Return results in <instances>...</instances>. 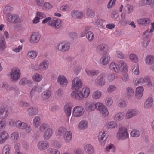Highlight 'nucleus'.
Returning <instances> with one entry per match:
<instances>
[{"label":"nucleus","mask_w":154,"mask_h":154,"mask_svg":"<svg viewBox=\"0 0 154 154\" xmlns=\"http://www.w3.org/2000/svg\"><path fill=\"white\" fill-rule=\"evenodd\" d=\"M126 97L129 99H131L133 96L134 93V89L131 87H128L126 89Z\"/></svg>","instance_id":"nucleus-23"},{"label":"nucleus","mask_w":154,"mask_h":154,"mask_svg":"<svg viewBox=\"0 0 154 154\" xmlns=\"http://www.w3.org/2000/svg\"><path fill=\"white\" fill-rule=\"evenodd\" d=\"M84 149L86 152L89 154H93L94 152V149L91 144L86 145L84 147Z\"/></svg>","instance_id":"nucleus-19"},{"label":"nucleus","mask_w":154,"mask_h":154,"mask_svg":"<svg viewBox=\"0 0 154 154\" xmlns=\"http://www.w3.org/2000/svg\"><path fill=\"white\" fill-rule=\"evenodd\" d=\"M53 131L52 129L50 128L44 133V138L45 140H47L50 138L52 136Z\"/></svg>","instance_id":"nucleus-20"},{"label":"nucleus","mask_w":154,"mask_h":154,"mask_svg":"<svg viewBox=\"0 0 154 154\" xmlns=\"http://www.w3.org/2000/svg\"><path fill=\"white\" fill-rule=\"evenodd\" d=\"M40 120V117L39 116H35L33 120V125L34 126L36 127L38 126L39 124V121Z\"/></svg>","instance_id":"nucleus-57"},{"label":"nucleus","mask_w":154,"mask_h":154,"mask_svg":"<svg viewBox=\"0 0 154 154\" xmlns=\"http://www.w3.org/2000/svg\"><path fill=\"white\" fill-rule=\"evenodd\" d=\"M70 48V45L69 42L64 41V52L68 51Z\"/></svg>","instance_id":"nucleus-55"},{"label":"nucleus","mask_w":154,"mask_h":154,"mask_svg":"<svg viewBox=\"0 0 154 154\" xmlns=\"http://www.w3.org/2000/svg\"><path fill=\"white\" fill-rule=\"evenodd\" d=\"M82 92H83V95L84 98H86L89 95L90 93V89L88 87H85L82 89Z\"/></svg>","instance_id":"nucleus-44"},{"label":"nucleus","mask_w":154,"mask_h":154,"mask_svg":"<svg viewBox=\"0 0 154 154\" xmlns=\"http://www.w3.org/2000/svg\"><path fill=\"white\" fill-rule=\"evenodd\" d=\"M51 95V91L49 90H47L42 93V97L43 99L46 100L48 99Z\"/></svg>","instance_id":"nucleus-38"},{"label":"nucleus","mask_w":154,"mask_h":154,"mask_svg":"<svg viewBox=\"0 0 154 154\" xmlns=\"http://www.w3.org/2000/svg\"><path fill=\"white\" fill-rule=\"evenodd\" d=\"M95 107L96 104L91 102H87L85 104V109L88 111L93 110Z\"/></svg>","instance_id":"nucleus-26"},{"label":"nucleus","mask_w":154,"mask_h":154,"mask_svg":"<svg viewBox=\"0 0 154 154\" xmlns=\"http://www.w3.org/2000/svg\"><path fill=\"white\" fill-rule=\"evenodd\" d=\"M87 123L86 121L82 120L80 122L78 128L80 129H86L88 127Z\"/></svg>","instance_id":"nucleus-41"},{"label":"nucleus","mask_w":154,"mask_h":154,"mask_svg":"<svg viewBox=\"0 0 154 154\" xmlns=\"http://www.w3.org/2000/svg\"><path fill=\"white\" fill-rule=\"evenodd\" d=\"M86 72L87 74L88 75L92 76H94L95 75H97L99 73L98 71L94 70H86Z\"/></svg>","instance_id":"nucleus-49"},{"label":"nucleus","mask_w":154,"mask_h":154,"mask_svg":"<svg viewBox=\"0 0 154 154\" xmlns=\"http://www.w3.org/2000/svg\"><path fill=\"white\" fill-rule=\"evenodd\" d=\"M82 85V83L80 79L78 78L74 79L72 81V89L77 90L81 88Z\"/></svg>","instance_id":"nucleus-9"},{"label":"nucleus","mask_w":154,"mask_h":154,"mask_svg":"<svg viewBox=\"0 0 154 154\" xmlns=\"http://www.w3.org/2000/svg\"><path fill=\"white\" fill-rule=\"evenodd\" d=\"M42 75L38 74H36L33 76V80L36 82H38L40 81L42 79Z\"/></svg>","instance_id":"nucleus-53"},{"label":"nucleus","mask_w":154,"mask_h":154,"mask_svg":"<svg viewBox=\"0 0 154 154\" xmlns=\"http://www.w3.org/2000/svg\"><path fill=\"white\" fill-rule=\"evenodd\" d=\"M9 114L8 110L3 108L0 109V119H4L7 117Z\"/></svg>","instance_id":"nucleus-28"},{"label":"nucleus","mask_w":154,"mask_h":154,"mask_svg":"<svg viewBox=\"0 0 154 154\" xmlns=\"http://www.w3.org/2000/svg\"><path fill=\"white\" fill-rule=\"evenodd\" d=\"M153 99L151 97L148 98L145 103L144 106L145 108H150L152 105Z\"/></svg>","instance_id":"nucleus-39"},{"label":"nucleus","mask_w":154,"mask_h":154,"mask_svg":"<svg viewBox=\"0 0 154 154\" xmlns=\"http://www.w3.org/2000/svg\"><path fill=\"white\" fill-rule=\"evenodd\" d=\"M71 15L73 18L80 19L82 18L83 13L81 11L74 10L72 11Z\"/></svg>","instance_id":"nucleus-17"},{"label":"nucleus","mask_w":154,"mask_h":154,"mask_svg":"<svg viewBox=\"0 0 154 154\" xmlns=\"http://www.w3.org/2000/svg\"><path fill=\"white\" fill-rule=\"evenodd\" d=\"M84 110L82 106H77L75 107L73 111V115L75 117H79L84 114Z\"/></svg>","instance_id":"nucleus-8"},{"label":"nucleus","mask_w":154,"mask_h":154,"mask_svg":"<svg viewBox=\"0 0 154 154\" xmlns=\"http://www.w3.org/2000/svg\"><path fill=\"white\" fill-rule=\"evenodd\" d=\"M37 146L40 150H44L47 149L49 147V143L45 141H42L38 143Z\"/></svg>","instance_id":"nucleus-13"},{"label":"nucleus","mask_w":154,"mask_h":154,"mask_svg":"<svg viewBox=\"0 0 154 154\" xmlns=\"http://www.w3.org/2000/svg\"><path fill=\"white\" fill-rule=\"evenodd\" d=\"M143 91V88L141 86L138 87L136 88L135 96L138 99H140L142 97Z\"/></svg>","instance_id":"nucleus-21"},{"label":"nucleus","mask_w":154,"mask_h":154,"mask_svg":"<svg viewBox=\"0 0 154 154\" xmlns=\"http://www.w3.org/2000/svg\"><path fill=\"white\" fill-rule=\"evenodd\" d=\"M137 23L143 26H147L150 23V20L148 18L143 17L137 20Z\"/></svg>","instance_id":"nucleus-14"},{"label":"nucleus","mask_w":154,"mask_h":154,"mask_svg":"<svg viewBox=\"0 0 154 154\" xmlns=\"http://www.w3.org/2000/svg\"><path fill=\"white\" fill-rule=\"evenodd\" d=\"M18 138L19 134L18 132H15L11 134V140L16 142L18 139Z\"/></svg>","instance_id":"nucleus-48"},{"label":"nucleus","mask_w":154,"mask_h":154,"mask_svg":"<svg viewBox=\"0 0 154 154\" xmlns=\"http://www.w3.org/2000/svg\"><path fill=\"white\" fill-rule=\"evenodd\" d=\"M26 83L28 84L29 86H32V83L30 81H28L27 79L25 78H22L20 82V84L21 85H25Z\"/></svg>","instance_id":"nucleus-34"},{"label":"nucleus","mask_w":154,"mask_h":154,"mask_svg":"<svg viewBox=\"0 0 154 154\" xmlns=\"http://www.w3.org/2000/svg\"><path fill=\"white\" fill-rule=\"evenodd\" d=\"M105 76V75L102 74L99 75L97 79L96 82L98 84L100 85H103L105 84V82L103 77Z\"/></svg>","instance_id":"nucleus-24"},{"label":"nucleus","mask_w":154,"mask_h":154,"mask_svg":"<svg viewBox=\"0 0 154 154\" xmlns=\"http://www.w3.org/2000/svg\"><path fill=\"white\" fill-rule=\"evenodd\" d=\"M57 48L59 51L64 52V41H61L58 43L57 44Z\"/></svg>","instance_id":"nucleus-50"},{"label":"nucleus","mask_w":154,"mask_h":154,"mask_svg":"<svg viewBox=\"0 0 154 154\" xmlns=\"http://www.w3.org/2000/svg\"><path fill=\"white\" fill-rule=\"evenodd\" d=\"M50 128V126L48 124L43 123L40 126L39 130L41 132L44 133Z\"/></svg>","instance_id":"nucleus-37"},{"label":"nucleus","mask_w":154,"mask_h":154,"mask_svg":"<svg viewBox=\"0 0 154 154\" xmlns=\"http://www.w3.org/2000/svg\"><path fill=\"white\" fill-rule=\"evenodd\" d=\"M117 66L118 68L114 63H112L109 66V68L110 69L114 70L116 72H118L119 70L125 72L128 71L126 63L122 60L118 62Z\"/></svg>","instance_id":"nucleus-1"},{"label":"nucleus","mask_w":154,"mask_h":154,"mask_svg":"<svg viewBox=\"0 0 154 154\" xmlns=\"http://www.w3.org/2000/svg\"><path fill=\"white\" fill-rule=\"evenodd\" d=\"M129 58L133 62L136 63L138 62V59L137 56L134 54H131L129 55Z\"/></svg>","instance_id":"nucleus-56"},{"label":"nucleus","mask_w":154,"mask_h":154,"mask_svg":"<svg viewBox=\"0 0 154 154\" xmlns=\"http://www.w3.org/2000/svg\"><path fill=\"white\" fill-rule=\"evenodd\" d=\"M13 10V8L10 6H6L4 9L3 12L6 14L10 13Z\"/></svg>","instance_id":"nucleus-59"},{"label":"nucleus","mask_w":154,"mask_h":154,"mask_svg":"<svg viewBox=\"0 0 154 154\" xmlns=\"http://www.w3.org/2000/svg\"><path fill=\"white\" fill-rule=\"evenodd\" d=\"M48 62L47 60H45L42 62L38 66V68L40 70H45L48 68Z\"/></svg>","instance_id":"nucleus-33"},{"label":"nucleus","mask_w":154,"mask_h":154,"mask_svg":"<svg viewBox=\"0 0 154 154\" xmlns=\"http://www.w3.org/2000/svg\"><path fill=\"white\" fill-rule=\"evenodd\" d=\"M40 35L37 32H33L30 38V42L32 43H37L39 40Z\"/></svg>","instance_id":"nucleus-11"},{"label":"nucleus","mask_w":154,"mask_h":154,"mask_svg":"<svg viewBox=\"0 0 154 154\" xmlns=\"http://www.w3.org/2000/svg\"><path fill=\"white\" fill-rule=\"evenodd\" d=\"M95 109L100 111L103 116H106L108 114V112L106 107L101 103H96Z\"/></svg>","instance_id":"nucleus-3"},{"label":"nucleus","mask_w":154,"mask_h":154,"mask_svg":"<svg viewBox=\"0 0 154 154\" xmlns=\"http://www.w3.org/2000/svg\"><path fill=\"white\" fill-rule=\"evenodd\" d=\"M61 21L57 18H55L52 20L51 22L48 23V25L54 27L56 29H59L61 26Z\"/></svg>","instance_id":"nucleus-6"},{"label":"nucleus","mask_w":154,"mask_h":154,"mask_svg":"<svg viewBox=\"0 0 154 154\" xmlns=\"http://www.w3.org/2000/svg\"><path fill=\"white\" fill-rule=\"evenodd\" d=\"M37 55V53L35 51H29L27 53V55L31 59L35 58Z\"/></svg>","instance_id":"nucleus-43"},{"label":"nucleus","mask_w":154,"mask_h":154,"mask_svg":"<svg viewBox=\"0 0 154 154\" xmlns=\"http://www.w3.org/2000/svg\"><path fill=\"white\" fill-rule=\"evenodd\" d=\"M65 112L66 115L67 116H69L71 114V110L72 107H71V104H67L65 107Z\"/></svg>","instance_id":"nucleus-42"},{"label":"nucleus","mask_w":154,"mask_h":154,"mask_svg":"<svg viewBox=\"0 0 154 154\" xmlns=\"http://www.w3.org/2000/svg\"><path fill=\"white\" fill-rule=\"evenodd\" d=\"M9 135L6 131L0 130V144L4 143L8 138Z\"/></svg>","instance_id":"nucleus-12"},{"label":"nucleus","mask_w":154,"mask_h":154,"mask_svg":"<svg viewBox=\"0 0 154 154\" xmlns=\"http://www.w3.org/2000/svg\"><path fill=\"white\" fill-rule=\"evenodd\" d=\"M124 11L125 14H129L133 11V9L131 6L127 5L125 7Z\"/></svg>","instance_id":"nucleus-58"},{"label":"nucleus","mask_w":154,"mask_h":154,"mask_svg":"<svg viewBox=\"0 0 154 154\" xmlns=\"http://www.w3.org/2000/svg\"><path fill=\"white\" fill-rule=\"evenodd\" d=\"M11 146L9 145H6L3 149V154H9L11 149Z\"/></svg>","instance_id":"nucleus-45"},{"label":"nucleus","mask_w":154,"mask_h":154,"mask_svg":"<svg viewBox=\"0 0 154 154\" xmlns=\"http://www.w3.org/2000/svg\"><path fill=\"white\" fill-rule=\"evenodd\" d=\"M57 82L63 87L65 86L67 84V80L64 76L60 75L57 79Z\"/></svg>","instance_id":"nucleus-15"},{"label":"nucleus","mask_w":154,"mask_h":154,"mask_svg":"<svg viewBox=\"0 0 154 154\" xmlns=\"http://www.w3.org/2000/svg\"><path fill=\"white\" fill-rule=\"evenodd\" d=\"M116 148L112 144H111L106 146V151L108 152L110 150L111 152H114L115 151Z\"/></svg>","instance_id":"nucleus-61"},{"label":"nucleus","mask_w":154,"mask_h":154,"mask_svg":"<svg viewBox=\"0 0 154 154\" xmlns=\"http://www.w3.org/2000/svg\"><path fill=\"white\" fill-rule=\"evenodd\" d=\"M137 112L135 109H130L126 113V117L127 119L131 118L137 115Z\"/></svg>","instance_id":"nucleus-25"},{"label":"nucleus","mask_w":154,"mask_h":154,"mask_svg":"<svg viewBox=\"0 0 154 154\" xmlns=\"http://www.w3.org/2000/svg\"><path fill=\"white\" fill-rule=\"evenodd\" d=\"M142 1L144 4L149 5L151 8H154V0H142Z\"/></svg>","instance_id":"nucleus-46"},{"label":"nucleus","mask_w":154,"mask_h":154,"mask_svg":"<svg viewBox=\"0 0 154 154\" xmlns=\"http://www.w3.org/2000/svg\"><path fill=\"white\" fill-rule=\"evenodd\" d=\"M145 62L147 64H152L154 63V57L150 55L147 56L146 57Z\"/></svg>","instance_id":"nucleus-36"},{"label":"nucleus","mask_w":154,"mask_h":154,"mask_svg":"<svg viewBox=\"0 0 154 154\" xmlns=\"http://www.w3.org/2000/svg\"><path fill=\"white\" fill-rule=\"evenodd\" d=\"M125 116V113L123 112H120L117 113L114 116V119L116 121H120L123 119Z\"/></svg>","instance_id":"nucleus-30"},{"label":"nucleus","mask_w":154,"mask_h":154,"mask_svg":"<svg viewBox=\"0 0 154 154\" xmlns=\"http://www.w3.org/2000/svg\"><path fill=\"white\" fill-rule=\"evenodd\" d=\"M43 9L46 10H50L53 8L52 5L48 2H45L43 5Z\"/></svg>","instance_id":"nucleus-62"},{"label":"nucleus","mask_w":154,"mask_h":154,"mask_svg":"<svg viewBox=\"0 0 154 154\" xmlns=\"http://www.w3.org/2000/svg\"><path fill=\"white\" fill-rule=\"evenodd\" d=\"M16 126L19 129H24L27 126V124L19 120L16 121Z\"/></svg>","instance_id":"nucleus-29"},{"label":"nucleus","mask_w":154,"mask_h":154,"mask_svg":"<svg viewBox=\"0 0 154 154\" xmlns=\"http://www.w3.org/2000/svg\"><path fill=\"white\" fill-rule=\"evenodd\" d=\"M121 19L119 21V23L122 25H126L127 23V20L125 19V14L124 13H122L121 15Z\"/></svg>","instance_id":"nucleus-35"},{"label":"nucleus","mask_w":154,"mask_h":154,"mask_svg":"<svg viewBox=\"0 0 154 154\" xmlns=\"http://www.w3.org/2000/svg\"><path fill=\"white\" fill-rule=\"evenodd\" d=\"M64 138L66 142H70L72 138V133L69 131H66L64 134Z\"/></svg>","instance_id":"nucleus-31"},{"label":"nucleus","mask_w":154,"mask_h":154,"mask_svg":"<svg viewBox=\"0 0 154 154\" xmlns=\"http://www.w3.org/2000/svg\"><path fill=\"white\" fill-rule=\"evenodd\" d=\"M131 135L134 137H138L140 135L139 131L136 130H132L130 133Z\"/></svg>","instance_id":"nucleus-52"},{"label":"nucleus","mask_w":154,"mask_h":154,"mask_svg":"<svg viewBox=\"0 0 154 154\" xmlns=\"http://www.w3.org/2000/svg\"><path fill=\"white\" fill-rule=\"evenodd\" d=\"M110 59V56L107 54L104 55L100 59L101 63L103 65H106L109 62Z\"/></svg>","instance_id":"nucleus-22"},{"label":"nucleus","mask_w":154,"mask_h":154,"mask_svg":"<svg viewBox=\"0 0 154 154\" xmlns=\"http://www.w3.org/2000/svg\"><path fill=\"white\" fill-rule=\"evenodd\" d=\"M27 111L28 114L31 116L36 115L38 112V108L35 107H30L29 109Z\"/></svg>","instance_id":"nucleus-27"},{"label":"nucleus","mask_w":154,"mask_h":154,"mask_svg":"<svg viewBox=\"0 0 154 154\" xmlns=\"http://www.w3.org/2000/svg\"><path fill=\"white\" fill-rule=\"evenodd\" d=\"M140 80L141 85L146 82L147 83V85L149 86H151L152 85V84L149 78L148 77H146L144 79L140 78Z\"/></svg>","instance_id":"nucleus-32"},{"label":"nucleus","mask_w":154,"mask_h":154,"mask_svg":"<svg viewBox=\"0 0 154 154\" xmlns=\"http://www.w3.org/2000/svg\"><path fill=\"white\" fill-rule=\"evenodd\" d=\"M86 14L88 16L91 17H93L95 15L94 12L89 8L87 9Z\"/></svg>","instance_id":"nucleus-64"},{"label":"nucleus","mask_w":154,"mask_h":154,"mask_svg":"<svg viewBox=\"0 0 154 154\" xmlns=\"http://www.w3.org/2000/svg\"><path fill=\"white\" fill-rule=\"evenodd\" d=\"M107 127L108 129H112L116 128L117 125L116 122L111 121L107 124Z\"/></svg>","instance_id":"nucleus-51"},{"label":"nucleus","mask_w":154,"mask_h":154,"mask_svg":"<svg viewBox=\"0 0 154 154\" xmlns=\"http://www.w3.org/2000/svg\"><path fill=\"white\" fill-rule=\"evenodd\" d=\"M67 131L66 129L64 127L59 128L57 131V134L58 135H62L64 134Z\"/></svg>","instance_id":"nucleus-47"},{"label":"nucleus","mask_w":154,"mask_h":154,"mask_svg":"<svg viewBox=\"0 0 154 154\" xmlns=\"http://www.w3.org/2000/svg\"><path fill=\"white\" fill-rule=\"evenodd\" d=\"M86 37L88 41L91 42L93 39L94 36L92 32L89 31L86 33Z\"/></svg>","instance_id":"nucleus-54"},{"label":"nucleus","mask_w":154,"mask_h":154,"mask_svg":"<svg viewBox=\"0 0 154 154\" xmlns=\"http://www.w3.org/2000/svg\"><path fill=\"white\" fill-rule=\"evenodd\" d=\"M117 137L118 139L121 140L126 139L128 135L126 128L122 127L119 128L117 133Z\"/></svg>","instance_id":"nucleus-2"},{"label":"nucleus","mask_w":154,"mask_h":154,"mask_svg":"<svg viewBox=\"0 0 154 154\" xmlns=\"http://www.w3.org/2000/svg\"><path fill=\"white\" fill-rule=\"evenodd\" d=\"M108 136V135H106L105 134L104 131H101L99 132L98 137L99 141L102 145L103 146L105 145Z\"/></svg>","instance_id":"nucleus-10"},{"label":"nucleus","mask_w":154,"mask_h":154,"mask_svg":"<svg viewBox=\"0 0 154 154\" xmlns=\"http://www.w3.org/2000/svg\"><path fill=\"white\" fill-rule=\"evenodd\" d=\"M11 78L13 81H17L20 76V72L17 68L13 69L10 72Z\"/></svg>","instance_id":"nucleus-4"},{"label":"nucleus","mask_w":154,"mask_h":154,"mask_svg":"<svg viewBox=\"0 0 154 154\" xmlns=\"http://www.w3.org/2000/svg\"><path fill=\"white\" fill-rule=\"evenodd\" d=\"M133 73L135 75H138L139 74V66L136 64L134 66L133 69Z\"/></svg>","instance_id":"nucleus-63"},{"label":"nucleus","mask_w":154,"mask_h":154,"mask_svg":"<svg viewBox=\"0 0 154 154\" xmlns=\"http://www.w3.org/2000/svg\"><path fill=\"white\" fill-rule=\"evenodd\" d=\"M42 90V88L39 86H36L33 87L30 92V96L31 97H32L33 96L34 94V92L35 91L39 92H41Z\"/></svg>","instance_id":"nucleus-40"},{"label":"nucleus","mask_w":154,"mask_h":154,"mask_svg":"<svg viewBox=\"0 0 154 154\" xmlns=\"http://www.w3.org/2000/svg\"><path fill=\"white\" fill-rule=\"evenodd\" d=\"M72 97L77 100H81L83 98V92L80 90H75L71 94Z\"/></svg>","instance_id":"nucleus-7"},{"label":"nucleus","mask_w":154,"mask_h":154,"mask_svg":"<svg viewBox=\"0 0 154 154\" xmlns=\"http://www.w3.org/2000/svg\"><path fill=\"white\" fill-rule=\"evenodd\" d=\"M8 20L9 22L14 23H18L20 21L19 17L15 14L10 16Z\"/></svg>","instance_id":"nucleus-18"},{"label":"nucleus","mask_w":154,"mask_h":154,"mask_svg":"<svg viewBox=\"0 0 154 154\" xmlns=\"http://www.w3.org/2000/svg\"><path fill=\"white\" fill-rule=\"evenodd\" d=\"M109 50L108 46L105 44H102L99 45L97 48V51L102 54L103 55L106 54Z\"/></svg>","instance_id":"nucleus-5"},{"label":"nucleus","mask_w":154,"mask_h":154,"mask_svg":"<svg viewBox=\"0 0 154 154\" xmlns=\"http://www.w3.org/2000/svg\"><path fill=\"white\" fill-rule=\"evenodd\" d=\"M6 42L3 36L0 35V55L2 54L6 48Z\"/></svg>","instance_id":"nucleus-16"},{"label":"nucleus","mask_w":154,"mask_h":154,"mask_svg":"<svg viewBox=\"0 0 154 154\" xmlns=\"http://www.w3.org/2000/svg\"><path fill=\"white\" fill-rule=\"evenodd\" d=\"M101 95V92L100 91H97L93 93L92 97L95 99H98L100 97Z\"/></svg>","instance_id":"nucleus-60"}]
</instances>
